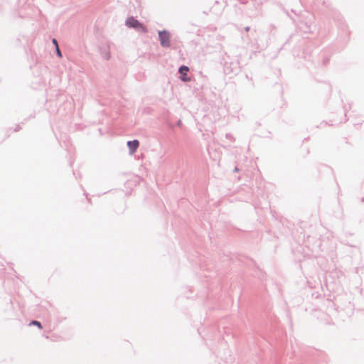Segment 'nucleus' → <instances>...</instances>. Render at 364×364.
<instances>
[{"label":"nucleus","instance_id":"nucleus-1","mask_svg":"<svg viewBox=\"0 0 364 364\" xmlns=\"http://www.w3.org/2000/svg\"><path fill=\"white\" fill-rule=\"evenodd\" d=\"M126 24L129 27H133L139 31H142L143 32L146 31V28L141 23H139L136 19H135L133 17L128 18L126 21Z\"/></svg>","mask_w":364,"mask_h":364},{"label":"nucleus","instance_id":"nucleus-2","mask_svg":"<svg viewBox=\"0 0 364 364\" xmlns=\"http://www.w3.org/2000/svg\"><path fill=\"white\" fill-rule=\"evenodd\" d=\"M161 44L164 47H168L170 46L169 34L166 31H160L159 33Z\"/></svg>","mask_w":364,"mask_h":364},{"label":"nucleus","instance_id":"nucleus-3","mask_svg":"<svg viewBox=\"0 0 364 364\" xmlns=\"http://www.w3.org/2000/svg\"><path fill=\"white\" fill-rule=\"evenodd\" d=\"M127 146L129 149L130 154H133L135 153V151L138 149V147L139 146V142L138 140L129 141L127 142Z\"/></svg>","mask_w":364,"mask_h":364},{"label":"nucleus","instance_id":"nucleus-4","mask_svg":"<svg viewBox=\"0 0 364 364\" xmlns=\"http://www.w3.org/2000/svg\"><path fill=\"white\" fill-rule=\"evenodd\" d=\"M188 71V68L186 66H181L179 69V73L182 75V80L183 81H189L188 78L186 77L187 72Z\"/></svg>","mask_w":364,"mask_h":364},{"label":"nucleus","instance_id":"nucleus-5","mask_svg":"<svg viewBox=\"0 0 364 364\" xmlns=\"http://www.w3.org/2000/svg\"><path fill=\"white\" fill-rule=\"evenodd\" d=\"M30 325H35L37 326L40 329L42 328L41 323L37 321H33L32 322L30 323Z\"/></svg>","mask_w":364,"mask_h":364},{"label":"nucleus","instance_id":"nucleus-6","mask_svg":"<svg viewBox=\"0 0 364 364\" xmlns=\"http://www.w3.org/2000/svg\"><path fill=\"white\" fill-rule=\"evenodd\" d=\"M56 52H57V55L59 56V57H62V54H61V52L58 48V46H57L56 47Z\"/></svg>","mask_w":364,"mask_h":364},{"label":"nucleus","instance_id":"nucleus-7","mask_svg":"<svg viewBox=\"0 0 364 364\" xmlns=\"http://www.w3.org/2000/svg\"><path fill=\"white\" fill-rule=\"evenodd\" d=\"M53 44L55 45L56 47H57V46H58V43H57V41L55 39H53Z\"/></svg>","mask_w":364,"mask_h":364}]
</instances>
